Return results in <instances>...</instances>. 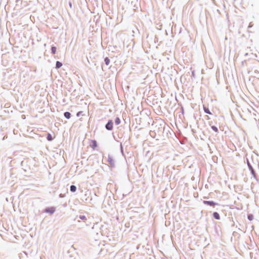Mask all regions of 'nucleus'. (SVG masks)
Returning <instances> with one entry per match:
<instances>
[{"instance_id":"nucleus-13","label":"nucleus","mask_w":259,"mask_h":259,"mask_svg":"<svg viewBox=\"0 0 259 259\" xmlns=\"http://www.w3.org/2000/svg\"><path fill=\"white\" fill-rule=\"evenodd\" d=\"M47 139L49 141H52L53 139V138L52 137L51 134H48L47 135Z\"/></svg>"},{"instance_id":"nucleus-1","label":"nucleus","mask_w":259,"mask_h":259,"mask_svg":"<svg viewBox=\"0 0 259 259\" xmlns=\"http://www.w3.org/2000/svg\"><path fill=\"white\" fill-rule=\"evenodd\" d=\"M56 210V208L54 207H47L45 209V212L46 213H50L51 214H52L54 213V212Z\"/></svg>"},{"instance_id":"nucleus-16","label":"nucleus","mask_w":259,"mask_h":259,"mask_svg":"<svg viewBox=\"0 0 259 259\" xmlns=\"http://www.w3.org/2000/svg\"><path fill=\"white\" fill-rule=\"evenodd\" d=\"M211 128L212 129L213 131H214L215 132L217 133L218 132V128L215 126H211Z\"/></svg>"},{"instance_id":"nucleus-9","label":"nucleus","mask_w":259,"mask_h":259,"mask_svg":"<svg viewBox=\"0 0 259 259\" xmlns=\"http://www.w3.org/2000/svg\"><path fill=\"white\" fill-rule=\"evenodd\" d=\"M79 219L82 220L83 222H85L87 220V217L84 215H80L79 217Z\"/></svg>"},{"instance_id":"nucleus-15","label":"nucleus","mask_w":259,"mask_h":259,"mask_svg":"<svg viewBox=\"0 0 259 259\" xmlns=\"http://www.w3.org/2000/svg\"><path fill=\"white\" fill-rule=\"evenodd\" d=\"M115 122L116 124H119L120 123V120L119 118L117 117L115 120Z\"/></svg>"},{"instance_id":"nucleus-6","label":"nucleus","mask_w":259,"mask_h":259,"mask_svg":"<svg viewBox=\"0 0 259 259\" xmlns=\"http://www.w3.org/2000/svg\"><path fill=\"white\" fill-rule=\"evenodd\" d=\"M92 148L94 149L97 146V142L95 140H92Z\"/></svg>"},{"instance_id":"nucleus-10","label":"nucleus","mask_w":259,"mask_h":259,"mask_svg":"<svg viewBox=\"0 0 259 259\" xmlns=\"http://www.w3.org/2000/svg\"><path fill=\"white\" fill-rule=\"evenodd\" d=\"M203 109H204V112L206 113H207V114H211V113L210 112L209 110L208 109V108H206V107H203Z\"/></svg>"},{"instance_id":"nucleus-5","label":"nucleus","mask_w":259,"mask_h":259,"mask_svg":"<svg viewBox=\"0 0 259 259\" xmlns=\"http://www.w3.org/2000/svg\"><path fill=\"white\" fill-rule=\"evenodd\" d=\"M108 161L109 162V163L111 165V166H114V161L113 160V159L111 158H109L108 159Z\"/></svg>"},{"instance_id":"nucleus-4","label":"nucleus","mask_w":259,"mask_h":259,"mask_svg":"<svg viewBox=\"0 0 259 259\" xmlns=\"http://www.w3.org/2000/svg\"><path fill=\"white\" fill-rule=\"evenodd\" d=\"M213 216L217 220H220V219L219 214L217 212H213Z\"/></svg>"},{"instance_id":"nucleus-7","label":"nucleus","mask_w":259,"mask_h":259,"mask_svg":"<svg viewBox=\"0 0 259 259\" xmlns=\"http://www.w3.org/2000/svg\"><path fill=\"white\" fill-rule=\"evenodd\" d=\"M62 66V63L59 61H57L56 67L58 69L60 68Z\"/></svg>"},{"instance_id":"nucleus-18","label":"nucleus","mask_w":259,"mask_h":259,"mask_svg":"<svg viewBox=\"0 0 259 259\" xmlns=\"http://www.w3.org/2000/svg\"><path fill=\"white\" fill-rule=\"evenodd\" d=\"M77 116L78 117H79L80 116H82L83 114H82V111H79L77 114H76Z\"/></svg>"},{"instance_id":"nucleus-2","label":"nucleus","mask_w":259,"mask_h":259,"mask_svg":"<svg viewBox=\"0 0 259 259\" xmlns=\"http://www.w3.org/2000/svg\"><path fill=\"white\" fill-rule=\"evenodd\" d=\"M106 128L108 130H112L113 128V122L112 120H109L106 125Z\"/></svg>"},{"instance_id":"nucleus-11","label":"nucleus","mask_w":259,"mask_h":259,"mask_svg":"<svg viewBox=\"0 0 259 259\" xmlns=\"http://www.w3.org/2000/svg\"><path fill=\"white\" fill-rule=\"evenodd\" d=\"M76 187L75 186H74V185L71 186V187H70V191L71 192H74L76 191Z\"/></svg>"},{"instance_id":"nucleus-3","label":"nucleus","mask_w":259,"mask_h":259,"mask_svg":"<svg viewBox=\"0 0 259 259\" xmlns=\"http://www.w3.org/2000/svg\"><path fill=\"white\" fill-rule=\"evenodd\" d=\"M203 203L205 204L209 205L211 206H214L217 203L212 201H203Z\"/></svg>"},{"instance_id":"nucleus-12","label":"nucleus","mask_w":259,"mask_h":259,"mask_svg":"<svg viewBox=\"0 0 259 259\" xmlns=\"http://www.w3.org/2000/svg\"><path fill=\"white\" fill-rule=\"evenodd\" d=\"M105 64L107 65H108L110 63V59L108 58V57H106L105 58Z\"/></svg>"},{"instance_id":"nucleus-17","label":"nucleus","mask_w":259,"mask_h":259,"mask_svg":"<svg viewBox=\"0 0 259 259\" xmlns=\"http://www.w3.org/2000/svg\"><path fill=\"white\" fill-rule=\"evenodd\" d=\"M248 219L249 221H252L253 219V215L252 214H249L248 215Z\"/></svg>"},{"instance_id":"nucleus-14","label":"nucleus","mask_w":259,"mask_h":259,"mask_svg":"<svg viewBox=\"0 0 259 259\" xmlns=\"http://www.w3.org/2000/svg\"><path fill=\"white\" fill-rule=\"evenodd\" d=\"M52 53L55 54L56 52V48L55 47H52L51 48Z\"/></svg>"},{"instance_id":"nucleus-8","label":"nucleus","mask_w":259,"mask_h":259,"mask_svg":"<svg viewBox=\"0 0 259 259\" xmlns=\"http://www.w3.org/2000/svg\"><path fill=\"white\" fill-rule=\"evenodd\" d=\"M64 116L67 119H69L71 116V114L68 112H66L64 113Z\"/></svg>"}]
</instances>
